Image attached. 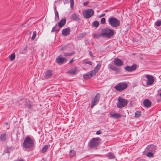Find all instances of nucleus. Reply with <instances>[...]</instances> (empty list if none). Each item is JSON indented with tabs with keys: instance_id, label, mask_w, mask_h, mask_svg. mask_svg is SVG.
I'll use <instances>...</instances> for the list:
<instances>
[{
	"instance_id": "obj_45",
	"label": "nucleus",
	"mask_w": 161,
	"mask_h": 161,
	"mask_svg": "<svg viewBox=\"0 0 161 161\" xmlns=\"http://www.w3.org/2000/svg\"><path fill=\"white\" fill-rule=\"evenodd\" d=\"M88 4H89V2H87V1L85 2H84L83 3V5L84 6H86L87 5H88Z\"/></svg>"
},
{
	"instance_id": "obj_22",
	"label": "nucleus",
	"mask_w": 161,
	"mask_h": 161,
	"mask_svg": "<svg viewBox=\"0 0 161 161\" xmlns=\"http://www.w3.org/2000/svg\"><path fill=\"white\" fill-rule=\"evenodd\" d=\"M76 67H74L70 69V70H69L67 71V73L72 75H73L75 74L76 72Z\"/></svg>"
},
{
	"instance_id": "obj_26",
	"label": "nucleus",
	"mask_w": 161,
	"mask_h": 161,
	"mask_svg": "<svg viewBox=\"0 0 161 161\" xmlns=\"http://www.w3.org/2000/svg\"><path fill=\"white\" fill-rule=\"evenodd\" d=\"M0 139L2 141H5L6 140V133L1 134L0 136Z\"/></svg>"
},
{
	"instance_id": "obj_9",
	"label": "nucleus",
	"mask_w": 161,
	"mask_h": 161,
	"mask_svg": "<svg viewBox=\"0 0 161 161\" xmlns=\"http://www.w3.org/2000/svg\"><path fill=\"white\" fill-rule=\"evenodd\" d=\"M108 68L109 69L115 71L117 74H118L120 71V68L117 67L115 65L109 64L108 66Z\"/></svg>"
},
{
	"instance_id": "obj_19",
	"label": "nucleus",
	"mask_w": 161,
	"mask_h": 161,
	"mask_svg": "<svg viewBox=\"0 0 161 161\" xmlns=\"http://www.w3.org/2000/svg\"><path fill=\"white\" fill-rule=\"evenodd\" d=\"M66 23V19L65 18H63L61 19L58 23V26L59 27H62L65 25Z\"/></svg>"
},
{
	"instance_id": "obj_40",
	"label": "nucleus",
	"mask_w": 161,
	"mask_h": 161,
	"mask_svg": "<svg viewBox=\"0 0 161 161\" xmlns=\"http://www.w3.org/2000/svg\"><path fill=\"white\" fill-rule=\"evenodd\" d=\"M101 22L102 24H105V19L104 18H102L101 19Z\"/></svg>"
},
{
	"instance_id": "obj_37",
	"label": "nucleus",
	"mask_w": 161,
	"mask_h": 161,
	"mask_svg": "<svg viewBox=\"0 0 161 161\" xmlns=\"http://www.w3.org/2000/svg\"><path fill=\"white\" fill-rule=\"evenodd\" d=\"M36 34V32L35 31L33 32V35L31 37V39L33 40L35 38Z\"/></svg>"
},
{
	"instance_id": "obj_25",
	"label": "nucleus",
	"mask_w": 161,
	"mask_h": 161,
	"mask_svg": "<svg viewBox=\"0 0 161 161\" xmlns=\"http://www.w3.org/2000/svg\"><path fill=\"white\" fill-rule=\"evenodd\" d=\"M49 146H48L47 145H44L43 147L42 148V149L41 150V152L42 153H45L47 151V149H48Z\"/></svg>"
},
{
	"instance_id": "obj_27",
	"label": "nucleus",
	"mask_w": 161,
	"mask_h": 161,
	"mask_svg": "<svg viewBox=\"0 0 161 161\" xmlns=\"http://www.w3.org/2000/svg\"><path fill=\"white\" fill-rule=\"evenodd\" d=\"M76 155L75 151L73 150H71L69 151V156L71 158L75 156Z\"/></svg>"
},
{
	"instance_id": "obj_16",
	"label": "nucleus",
	"mask_w": 161,
	"mask_h": 161,
	"mask_svg": "<svg viewBox=\"0 0 161 161\" xmlns=\"http://www.w3.org/2000/svg\"><path fill=\"white\" fill-rule=\"evenodd\" d=\"M70 19L71 20H78L80 19L79 15L76 13H74L71 16Z\"/></svg>"
},
{
	"instance_id": "obj_30",
	"label": "nucleus",
	"mask_w": 161,
	"mask_h": 161,
	"mask_svg": "<svg viewBox=\"0 0 161 161\" xmlns=\"http://www.w3.org/2000/svg\"><path fill=\"white\" fill-rule=\"evenodd\" d=\"M55 20L56 21H57L59 19V17L58 16V13L57 11H56L55 12Z\"/></svg>"
},
{
	"instance_id": "obj_35",
	"label": "nucleus",
	"mask_w": 161,
	"mask_h": 161,
	"mask_svg": "<svg viewBox=\"0 0 161 161\" xmlns=\"http://www.w3.org/2000/svg\"><path fill=\"white\" fill-rule=\"evenodd\" d=\"M135 117L136 118H138L141 116V112L139 111H136L135 113Z\"/></svg>"
},
{
	"instance_id": "obj_28",
	"label": "nucleus",
	"mask_w": 161,
	"mask_h": 161,
	"mask_svg": "<svg viewBox=\"0 0 161 161\" xmlns=\"http://www.w3.org/2000/svg\"><path fill=\"white\" fill-rule=\"evenodd\" d=\"M107 157L109 159H114L115 158V156L112 153H109L107 154Z\"/></svg>"
},
{
	"instance_id": "obj_20",
	"label": "nucleus",
	"mask_w": 161,
	"mask_h": 161,
	"mask_svg": "<svg viewBox=\"0 0 161 161\" xmlns=\"http://www.w3.org/2000/svg\"><path fill=\"white\" fill-rule=\"evenodd\" d=\"M110 114V117L115 119H118L121 117V115L119 114L114 113H111Z\"/></svg>"
},
{
	"instance_id": "obj_8",
	"label": "nucleus",
	"mask_w": 161,
	"mask_h": 161,
	"mask_svg": "<svg viewBox=\"0 0 161 161\" xmlns=\"http://www.w3.org/2000/svg\"><path fill=\"white\" fill-rule=\"evenodd\" d=\"M100 97V94L99 93H97L91 101V108H92L93 107L97 104L99 102Z\"/></svg>"
},
{
	"instance_id": "obj_7",
	"label": "nucleus",
	"mask_w": 161,
	"mask_h": 161,
	"mask_svg": "<svg viewBox=\"0 0 161 161\" xmlns=\"http://www.w3.org/2000/svg\"><path fill=\"white\" fill-rule=\"evenodd\" d=\"M94 14V12L93 9H88L84 11L83 12V15L84 17L86 18H89L92 16Z\"/></svg>"
},
{
	"instance_id": "obj_33",
	"label": "nucleus",
	"mask_w": 161,
	"mask_h": 161,
	"mask_svg": "<svg viewBox=\"0 0 161 161\" xmlns=\"http://www.w3.org/2000/svg\"><path fill=\"white\" fill-rule=\"evenodd\" d=\"M147 154L146 155L149 157H152L153 156L154 153L152 152H146Z\"/></svg>"
},
{
	"instance_id": "obj_21",
	"label": "nucleus",
	"mask_w": 161,
	"mask_h": 161,
	"mask_svg": "<svg viewBox=\"0 0 161 161\" xmlns=\"http://www.w3.org/2000/svg\"><path fill=\"white\" fill-rule=\"evenodd\" d=\"M52 75V71L50 70H48L45 72V77L46 78H48L51 76Z\"/></svg>"
},
{
	"instance_id": "obj_18",
	"label": "nucleus",
	"mask_w": 161,
	"mask_h": 161,
	"mask_svg": "<svg viewBox=\"0 0 161 161\" xmlns=\"http://www.w3.org/2000/svg\"><path fill=\"white\" fill-rule=\"evenodd\" d=\"M70 28L68 27L63 30L62 34L64 36H66L70 34Z\"/></svg>"
},
{
	"instance_id": "obj_38",
	"label": "nucleus",
	"mask_w": 161,
	"mask_h": 161,
	"mask_svg": "<svg viewBox=\"0 0 161 161\" xmlns=\"http://www.w3.org/2000/svg\"><path fill=\"white\" fill-rule=\"evenodd\" d=\"M11 147H9L8 146H7L6 147V153H10V149H11Z\"/></svg>"
},
{
	"instance_id": "obj_50",
	"label": "nucleus",
	"mask_w": 161,
	"mask_h": 161,
	"mask_svg": "<svg viewBox=\"0 0 161 161\" xmlns=\"http://www.w3.org/2000/svg\"><path fill=\"white\" fill-rule=\"evenodd\" d=\"M74 60L73 59H71L69 62V64H72Z\"/></svg>"
},
{
	"instance_id": "obj_17",
	"label": "nucleus",
	"mask_w": 161,
	"mask_h": 161,
	"mask_svg": "<svg viewBox=\"0 0 161 161\" xmlns=\"http://www.w3.org/2000/svg\"><path fill=\"white\" fill-rule=\"evenodd\" d=\"M144 106L146 108H149L151 105V103L149 99H145L143 102Z\"/></svg>"
},
{
	"instance_id": "obj_46",
	"label": "nucleus",
	"mask_w": 161,
	"mask_h": 161,
	"mask_svg": "<svg viewBox=\"0 0 161 161\" xmlns=\"http://www.w3.org/2000/svg\"><path fill=\"white\" fill-rule=\"evenodd\" d=\"M88 51L89 52V53L90 56L91 57H93V55H92V52L89 50H88Z\"/></svg>"
},
{
	"instance_id": "obj_31",
	"label": "nucleus",
	"mask_w": 161,
	"mask_h": 161,
	"mask_svg": "<svg viewBox=\"0 0 161 161\" xmlns=\"http://www.w3.org/2000/svg\"><path fill=\"white\" fill-rule=\"evenodd\" d=\"M101 36H102L101 32V33H94L93 34V37L96 38H98L99 37H100Z\"/></svg>"
},
{
	"instance_id": "obj_34",
	"label": "nucleus",
	"mask_w": 161,
	"mask_h": 161,
	"mask_svg": "<svg viewBox=\"0 0 161 161\" xmlns=\"http://www.w3.org/2000/svg\"><path fill=\"white\" fill-rule=\"evenodd\" d=\"M155 25L157 26H159L161 25V20H158L155 23Z\"/></svg>"
},
{
	"instance_id": "obj_43",
	"label": "nucleus",
	"mask_w": 161,
	"mask_h": 161,
	"mask_svg": "<svg viewBox=\"0 0 161 161\" xmlns=\"http://www.w3.org/2000/svg\"><path fill=\"white\" fill-rule=\"evenodd\" d=\"M56 26H57V24L55 26L53 27L52 31H51L52 32H53L54 31H55V28L56 27Z\"/></svg>"
},
{
	"instance_id": "obj_29",
	"label": "nucleus",
	"mask_w": 161,
	"mask_h": 161,
	"mask_svg": "<svg viewBox=\"0 0 161 161\" xmlns=\"http://www.w3.org/2000/svg\"><path fill=\"white\" fill-rule=\"evenodd\" d=\"M75 53V52H73L72 53H64V56L67 57V56H70L72 55H74Z\"/></svg>"
},
{
	"instance_id": "obj_14",
	"label": "nucleus",
	"mask_w": 161,
	"mask_h": 161,
	"mask_svg": "<svg viewBox=\"0 0 161 161\" xmlns=\"http://www.w3.org/2000/svg\"><path fill=\"white\" fill-rule=\"evenodd\" d=\"M93 71L92 70L87 73L84 75L83 77L86 80L88 79L89 78L92 77L94 75L96 74L93 72Z\"/></svg>"
},
{
	"instance_id": "obj_51",
	"label": "nucleus",
	"mask_w": 161,
	"mask_h": 161,
	"mask_svg": "<svg viewBox=\"0 0 161 161\" xmlns=\"http://www.w3.org/2000/svg\"><path fill=\"white\" fill-rule=\"evenodd\" d=\"M140 0H137V1H136V3H138V2H139Z\"/></svg>"
},
{
	"instance_id": "obj_47",
	"label": "nucleus",
	"mask_w": 161,
	"mask_h": 161,
	"mask_svg": "<svg viewBox=\"0 0 161 161\" xmlns=\"http://www.w3.org/2000/svg\"><path fill=\"white\" fill-rule=\"evenodd\" d=\"M60 29H56L55 30V32L56 33H57L59 31Z\"/></svg>"
},
{
	"instance_id": "obj_5",
	"label": "nucleus",
	"mask_w": 161,
	"mask_h": 161,
	"mask_svg": "<svg viewBox=\"0 0 161 161\" xmlns=\"http://www.w3.org/2000/svg\"><path fill=\"white\" fill-rule=\"evenodd\" d=\"M118 101L117 106L119 108H122L125 107L128 102L127 100L121 97H119Z\"/></svg>"
},
{
	"instance_id": "obj_11",
	"label": "nucleus",
	"mask_w": 161,
	"mask_h": 161,
	"mask_svg": "<svg viewBox=\"0 0 161 161\" xmlns=\"http://www.w3.org/2000/svg\"><path fill=\"white\" fill-rule=\"evenodd\" d=\"M146 77L147 80V85H151L154 82V78L152 75H146Z\"/></svg>"
},
{
	"instance_id": "obj_3",
	"label": "nucleus",
	"mask_w": 161,
	"mask_h": 161,
	"mask_svg": "<svg viewBox=\"0 0 161 161\" xmlns=\"http://www.w3.org/2000/svg\"><path fill=\"white\" fill-rule=\"evenodd\" d=\"M108 21L109 25L114 28L119 27L120 24L119 20L113 17H110L108 20Z\"/></svg>"
},
{
	"instance_id": "obj_2",
	"label": "nucleus",
	"mask_w": 161,
	"mask_h": 161,
	"mask_svg": "<svg viewBox=\"0 0 161 161\" xmlns=\"http://www.w3.org/2000/svg\"><path fill=\"white\" fill-rule=\"evenodd\" d=\"M101 31L102 36L107 38H110L114 34L113 30L107 27L102 29Z\"/></svg>"
},
{
	"instance_id": "obj_24",
	"label": "nucleus",
	"mask_w": 161,
	"mask_h": 161,
	"mask_svg": "<svg viewBox=\"0 0 161 161\" xmlns=\"http://www.w3.org/2000/svg\"><path fill=\"white\" fill-rule=\"evenodd\" d=\"M101 65L100 64H97V66H96L94 69L93 70H92L93 71V72L95 74H96V73L98 71V70L99 69V68L101 67Z\"/></svg>"
},
{
	"instance_id": "obj_44",
	"label": "nucleus",
	"mask_w": 161,
	"mask_h": 161,
	"mask_svg": "<svg viewBox=\"0 0 161 161\" xmlns=\"http://www.w3.org/2000/svg\"><path fill=\"white\" fill-rule=\"evenodd\" d=\"M102 134V131L100 130H97V131L96 134L97 135H100Z\"/></svg>"
},
{
	"instance_id": "obj_36",
	"label": "nucleus",
	"mask_w": 161,
	"mask_h": 161,
	"mask_svg": "<svg viewBox=\"0 0 161 161\" xmlns=\"http://www.w3.org/2000/svg\"><path fill=\"white\" fill-rule=\"evenodd\" d=\"M93 25L94 27H97L99 25V23L98 21H95L93 23Z\"/></svg>"
},
{
	"instance_id": "obj_39",
	"label": "nucleus",
	"mask_w": 161,
	"mask_h": 161,
	"mask_svg": "<svg viewBox=\"0 0 161 161\" xmlns=\"http://www.w3.org/2000/svg\"><path fill=\"white\" fill-rule=\"evenodd\" d=\"M70 0V8H73L74 4V0Z\"/></svg>"
},
{
	"instance_id": "obj_1",
	"label": "nucleus",
	"mask_w": 161,
	"mask_h": 161,
	"mask_svg": "<svg viewBox=\"0 0 161 161\" xmlns=\"http://www.w3.org/2000/svg\"><path fill=\"white\" fill-rule=\"evenodd\" d=\"M22 145L27 151H32L35 147L34 140L30 136H27L24 139Z\"/></svg>"
},
{
	"instance_id": "obj_49",
	"label": "nucleus",
	"mask_w": 161,
	"mask_h": 161,
	"mask_svg": "<svg viewBox=\"0 0 161 161\" xmlns=\"http://www.w3.org/2000/svg\"><path fill=\"white\" fill-rule=\"evenodd\" d=\"M15 161H24V160L22 159H18Z\"/></svg>"
},
{
	"instance_id": "obj_41",
	"label": "nucleus",
	"mask_w": 161,
	"mask_h": 161,
	"mask_svg": "<svg viewBox=\"0 0 161 161\" xmlns=\"http://www.w3.org/2000/svg\"><path fill=\"white\" fill-rule=\"evenodd\" d=\"M27 107H28V108L30 109H32L33 108V106H32V105L31 104H27Z\"/></svg>"
},
{
	"instance_id": "obj_32",
	"label": "nucleus",
	"mask_w": 161,
	"mask_h": 161,
	"mask_svg": "<svg viewBox=\"0 0 161 161\" xmlns=\"http://www.w3.org/2000/svg\"><path fill=\"white\" fill-rule=\"evenodd\" d=\"M15 58V53H13L9 56V59L11 61H13Z\"/></svg>"
},
{
	"instance_id": "obj_42",
	"label": "nucleus",
	"mask_w": 161,
	"mask_h": 161,
	"mask_svg": "<svg viewBox=\"0 0 161 161\" xmlns=\"http://www.w3.org/2000/svg\"><path fill=\"white\" fill-rule=\"evenodd\" d=\"M85 64H88L90 65H92V62H91L90 61H88L85 62Z\"/></svg>"
},
{
	"instance_id": "obj_23",
	"label": "nucleus",
	"mask_w": 161,
	"mask_h": 161,
	"mask_svg": "<svg viewBox=\"0 0 161 161\" xmlns=\"http://www.w3.org/2000/svg\"><path fill=\"white\" fill-rule=\"evenodd\" d=\"M86 32L80 33L77 35V38L79 40H81L82 38L85 37L86 35Z\"/></svg>"
},
{
	"instance_id": "obj_10",
	"label": "nucleus",
	"mask_w": 161,
	"mask_h": 161,
	"mask_svg": "<svg viewBox=\"0 0 161 161\" xmlns=\"http://www.w3.org/2000/svg\"><path fill=\"white\" fill-rule=\"evenodd\" d=\"M137 67V65L136 64H133L131 66H130L128 65L124 68L125 70L128 72H131L136 69Z\"/></svg>"
},
{
	"instance_id": "obj_12",
	"label": "nucleus",
	"mask_w": 161,
	"mask_h": 161,
	"mask_svg": "<svg viewBox=\"0 0 161 161\" xmlns=\"http://www.w3.org/2000/svg\"><path fill=\"white\" fill-rule=\"evenodd\" d=\"M156 146L153 145H148L145 148L144 152H152L156 150Z\"/></svg>"
},
{
	"instance_id": "obj_4",
	"label": "nucleus",
	"mask_w": 161,
	"mask_h": 161,
	"mask_svg": "<svg viewBox=\"0 0 161 161\" xmlns=\"http://www.w3.org/2000/svg\"><path fill=\"white\" fill-rule=\"evenodd\" d=\"M101 141V139L98 137L93 138L90 141L89 146L91 148H95L99 146Z\"/></svg>"
},
{
	"instance_id": "obj_6",
	"label": "nucleus",
	"mask_w": 161,
	"mask_h": 161,
	"mask_svg": "<svg viewBox=\"0 0 161 161\" xmlns=\"http://www.w3.org/2000/svg\"><path fill=\"white\" fill-rule=\"evenodd\" d=\"M128 86V85L125 82H120L117 85L115 86L114 88L115 89L119 92H121L126 89Z\"/></svg>"
},
{
	"instance_id": "obj_53",
	"label": "nucleus",
	"mask_w": 161,
	"mask_h": 161,
	"mask_svg": "<svg viewBox=\"0 0 161 161\" xmlns=\"http://www.w3.org/2000/svg\"><path fill=\"white\" fill-rule=\"evenodd\" d=\"M159 95L161 97V92L160 93Z\"/></svg>"
},
{
	"instance_id": "obj_52",
	"label": "nucleus",
	"mask_w": 161,
	"mask_h": 161,
	"mask_svg": "<svg viewBox=\"0 0 161 161\" xmlns=\"http://www.w3.org/2000/svg\"><path fill=\"white\" fill-rule=\"evenodd\" d=\"M5 124L6 125H8V123H7V122L6 123H5Z\"/></svg>"
},
{
	"instance_id": "obj_13",
	"label": "nucleus",
	"mask_w": 161,
	"mask_h": 161,
	"mask_svg": "<svg viewBox=\"0 0 161 161\" xmlns=\"http://www.w3.org/2000/svg\"><path fill=\"white\" fill-rule=\"evenodd\" d=\"M113 62L114 65L117 66H120L124 65L123 61L118 58H114Z\"/></svg>"
},
{
	"instance_id": "obj_15",
	"label": "nucleus",
	"mask_w": 161,
	"mask_h": 161,
	"mask_svg": "<svg viewBox=\"0 0 161 161\" xmlns=\"http://www.w3.org/2000/svg\"><path fill=\"white\" fill-rule=\"evenodd\" d=\"M56 60V62L59 64H62L67 61V59L66 58H61L59 56L57 58Z\"/></svg>"
},
{
	"instance_id": "obj_48",
	"label": "nucleus",
	"mask_w": 161,
	"mask_h": 161,
	"mask_svg": "<svg viewBox=\"0 0 161 161\" xmlns=\"http://www.w3.org/2000/svg\"><path fill=\"white\" fill-rule=\"evenodd\" d=\"M105 14L104 13L102 14L101 15L99 16L100 17H101L103 16H104L105 15Z\"/></svg>"
}]
</instances>
